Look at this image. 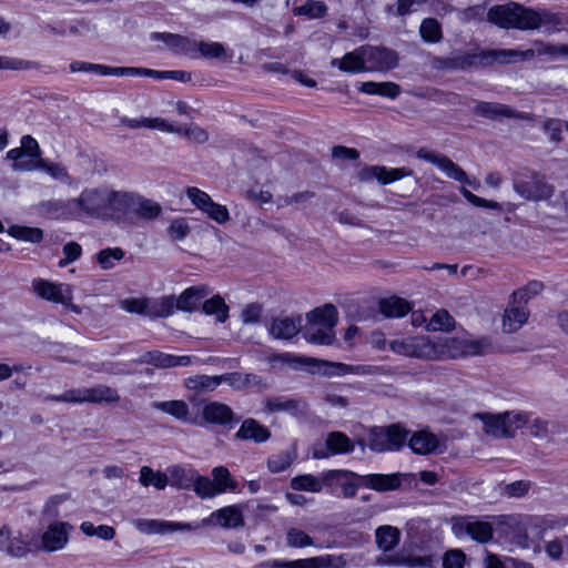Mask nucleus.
Here are the masks:
<instances>
[{"label":"nucleus","instance_id":"obj_1","mask_svg":"<svg viewBox=\"0 0 568 568\" xmlns=\"http://www.w3.org/2000/svg\"><path fill=\"white\" fill-rule=\"evenodd\" d=\"M487 21L503 29L536 30L540 27L556 29L560 18L546 9L536 10L517 2L493 6L487 11Z\"/></svg>","mask_w":568,"mask_h":568},{"label":"nucleus","instance_id":"obj_2","mask_svg":"<svg viewBox=\"0 0 568 568\" xmlns=\"http://www.w3.org/2000/svg\"><path fill=\"white\" fill-rule=\"evenodd\" d=\"M338 312L333 304L316 307L307 314L308 324L304 337L308 343L331 345L335 341L334 327L337 324Z\"/></svg>","mask_w":568,"mask_h":568},{"label":"nucleus","instance_id":"obj_3","mask_svg":"<svg viewBox=\"0 0 568 568\" xmlns=\"http://www.w3.org/2000/svg\"><path fill=\"white\" fill-rule=\"evenodd\" d=\"M499 50H484L479 53H457L453 57H433L430 65L439 71H458L471 67H486L494 62L500 63Z\"/></svg>","mask_w":568,"mask_h":568},{"label":"nucleus","instance_id":"obj_4","mask_svg":"<svg viewBox=\"0 0 568 568\" xmlns=\"http://www.w3.org/2000/svg\"><path fill=\"white\" fill-rule=\"evenodd\" d=\"M45 402H60L69 404L93 403H118L120 396L118 392L106 385H98L91 388L68 389L60 395H47Z\"/></svg>","mask_w":568,"mask_h":568},{"label":"nucleus","instance_id":"obj_5","mask_svg":"<svg viewBox=\"0 0 568 568\" xmlns=\"http://www.w3.org/2000/svg\"><path fill=\"white\" fill-rule=\"evenodd\" d=\"M515 192L528 201H545L554 194V186L546 182L544 175L530 171L523 170L514 178Z\"/></svg>","mask_w":568,"mask_h":568},{"label":"nucleus","instance_id":"obj_6","mask_svg":"<svg viewBox=\"0 0 568 568\" xmlns=\"http://www.w3.org/2000/svg\"><path fill=\"white\" fill-rule=\"evenodd\" d=\"M408 430L400 424H392L384 427H373L368 434V447L375 453L400 449L408 435Z\"/></svg>","mask_w":568,"mask_h":568},{"label":"nucleus","instance_id":"obj_7","mask_svg":"<svg viewBox=\"0 0 568 568\" xmlns=\"http://www.w3.org/2000/svg\"><path fill=\"white\" fill-rule=\"evenodd\" d=\"M110 210L123 213H161L162 209L159 203L136 192L111 190Z\"/></svg>","mask_w":568,"mask_h":568},{"label":"nucleus","instance_id":"obj_8","mask_svg":"<svg viewBox=\"0 0 568 568\" xmlns=\"http://www.w3.org/2000/svg\"><path fill=\"white\" fill-rule=\"evenodd\" d=\"M500 63H509L511 61H528L536 55H547L555 59L559 55L568 57V44H551L544 41L536 40L532 42V48L520 51L514 49H499Z\"/></svg>","mask_w":568,"mask_h":568},{"label":"nucleus","instance_id":"obj_9","mask_svg":"<svg viewBox=\"0 0 568 568\" xmlns=\"http://www.w3.org/2000/svg\"><path fill=\"white\" fill-rule=\"evenodd\" d=\"M452 531L458 538L469 536L479 544L488 542L494 536V528L490 523L479 520L473 516L453 517Z\"/></svg>","mask_w":568,"mask_h":568},{"label":"nucleus","instance_id":"obj_10","mask_svg":"<svg viewBox=\"0 0 568 568\" xmlns=\"http://www.w3.org/2000/svg\"><path fill=\"white\" fill-rule=\"evenodd\" d=\"M416 156L436 165L447 178L463 184H469L475 190H478L479 183L477 181H469L466 172L446 155L432 151L427 148H420L417 151Z\"/></svg>","mask_w":568,"mask_h":568},{"label":"nucleus","instance_id":"obj_11","mask_svg":"<svg viewBox=\"0 0 568 568\" xmlns=\"http://www.w3.org/2000/svg\"><path fill=\"white\" fill-rule=\"evenodd\" d=\"M72 525L67 521L55 520L42 532L39 540L34 541L37 551L55 552L64 549L69 542V532Z\"/></svg>","mask_w":568,"mask_h":568},{"label":"nucleus","instance_id":"obj_12","mask_svg":"<svg viewBox=\"0 0 568 568\" xmlns=\"http://www.w3.org/2000/svg\"><path fill=\"white\" fill-rule=\"evenodd\" d=\"M414 174L408 168L388 169L382 165H364L356 172V178L361 182L377 181L381 185H387Z\"/></svg>","mask_w":568,"mask_h":568},{"label":"nucleus","instance_id":"obj_13","mask_svg":"<svg viewBox=\"0 0 568 568\" xmlns=\"http://www.w3.org/2000/svg\"><path fill=\"white\" fill-rule=\"evenodd\" d=\"M389 348L396 354L416 358H432L436 354L434 345L425 336L392 341Z\"/></svg>","mask_w":568,"mask_h":568},{"label":"nucleus","instance_id":"obj_14","mask_svg":"<svg viewBox=\"0 0 568 568\" xmlns=\"http://www.w3.org/2000/svg\"><path fill=\"white\" fill-rule=\"evenodd\" d=\"M446 346L450 351V355L456 357L463 356H479L488 354L493 351L491 339L487 336H483L478 339H458L450 338L446 342Z\"/></svg>","mask_w":568,"mask_h":568},{"label":"nucleus","instance_id":"obj_15","mask_svg":"<svg viewBox=\"0 0 568 568\" xmlns=\"http://www.w3.org/2000/svg\"><path fill=\"white\" fill-rule=\"evenodd\" d=\"M358 476V474L351 470L333 469L323 473V483L327 487L339 486L343 497L353 498L361 485Z\"/></svg>","mask_w":568,"mask_h":568},{"label":"nucleus","instance_id":"obj_16","mask_svg":"<svg viewBox=\"0 0 568 568\" xmlns=\"http://www.w3.org/2000/svg\"><path fill=\"white\" fill-rule=\"evenodd\" d=\"M32 288L41 298L50 302L68 305L72 300L71 287L67 284H55L43 278H36L32 281Z\"/></svg>","mask_w":568,"mask_h":568},{"label":"nucleus","instance_id":"obj_17","mask_svg":"<svg viewBox=\"0 0 568 568\" xmlns=\"http://www.w3.org/2000/svg\"><path fill=\"white\" fill-rule=\"evenodd\" d=\"M363 50L368 71L389 70L397 65V54L393 50L369 45H363Z\"/></svg>","mask_w":568,"mask_h":568},{"label":"nucleus","instance_id":"obj_18","mask_svg":"<svg viewBox=\"0 0 568 568\" xmlns=\"http://www.w3.org/2000/svg\"><path fill=\"white\" fill-rule=\"evenodd\" d=\"M110 194L111 190L106 187L85 189L77 202L87 213L110 210Z\"/></svg>","mask_w":568,"mask_h":568},{"label":"nucleus","instance_id":"obj_19","mask_svg":"<svg viewBox=\"0 0 568 568\" xmlns=\"http://www.w3.org/2000/svg\"><path fill=\"white\" fill-rule=\"evenodd\" d=\"M202 418L204 422L214 425L226 426L232 423H239L232 408L222 402H207L202 408Z\"/></svg>","mask_w":568,"mask_h":568},{"label":"nucleus","instance_id":"obj_20","mask_svg":"<svg viewBox=\"0 0 568 568\" xmlns=\"http://www.w3.org/2000/svg\"><path fill=\"white\" fill-rule=\"evenodd\" d=\"M0 550L16 558H22L30 552L37 551L34 541H26L21 536H11L10 529L6 526L0 529Z\"/></svg>","mask_w":568,"mask_h":568},{"label":"nucleus","instance_id":"obj_21","mask_svg":"<svg viewBox=\"0 0 568 568\" xmlns=\"http://www.w3.org/2000/svg\"><path fill=\"white\" fill-rule=\"evenodd\" d=\"M475 114L489 119V120H496L500 116L504 118H516L521 120H532V115L524 112H516L510 106L503 104V103H496V102H484L479 101L476 103L474 109Z\"/></svg>","mask_w":568,"mask_h":568},{"label":"nucleus","instance_id":"obj_22","mask_svg":"<svg viewBox=\"0 0 568 568\" xmlns=\"http://www.w3.org/2000/svg\"><path fill=\"white\" fill-rule=\"evenodd\" d=\"M408 446L418 455L438 454L446 448L435 434L427 430L415 432L408 440Z\"/></svg>","mask_w":568,"mask_h":568},{"label":"nucleus","instance_id":"obj_23","mask_svg":"<svg viewBox=\"0 0 568 568\" xmlns=\"http://www.w3.org/2000/svg\"><path fill=\"white\" fill-rule=\"evenodd\" d=\"M302 328V317L297 316H277L273 317L267 329L272 337L276 339H291Z\"/></svg>","mask_w":568,"mask_h":568},{"label":"nucleus","instance_id":"obj_24","mask_svg":"<svg viewBox=\"0 0 568 568\" xmlns=\"http://www.w3.org/2000/svg\"><path fill=\"white\" fill-rule=\"evenodd\" d=\"M281 358L292 367H297L298 365H308L312 373H314L316 369H320L322 366L326 367L323 372L325 375L341 374L347 369V366L341 363H331L312 357L295 356L290 353L283 354Z\"/></svg>","mask_w":568,"mask_h":568},{"label":"nucleus","instance_id":"obj_25","mask_svg":"<svg viewBox=\"0 0 568 568\" xmlns=\"http://www.w3.org/2000/svg\"><path fill=\"white\" fill-rule=\"evenodd\" d=\"M192 359L190 356H175L159 351L145 352L134 359L136 364H150L158 368H170L175 366H189Z\"/></svg>","mask_w":568,"mask_h":568},{"label":"nucleus","instance_id":"obj_26","mask_svg":"<svg viewBox=\"0 0 568 568\" xmlns=\"http://www.w3.org/2000/svg\"><path fill=\"white\" fill-rule=\"evenodd\" d=\"M361 485L374 489L376 491L396 490L402 485L400 474H369L358 476Z\"/></svg>","mask_w":568,"mask_h":568},{"label":"nucleus","instance_id":"obj_27","mask_svg":"<svg viewBox=\"0 0 568 568\" xmlns=\"http://www.w3.org/2000/svg\"><path fill=\"white\" fill-rule=\"evenodd\" d=\"M135 527L144 534H168L178 530H191L190 524L165 521L160 519H138Z\"/></svg>","mask_w":568,"mask_h":568},{"label":"nucleus","instance_id":"obj_28","mask_svg":"<svg viewBox=\"0 0 568 568\" xmlns=\"http://www.w3.org/2000/svg\"><path fill=\"white\" fill-rule=\"evenodd\" d=\"M186 196L195 209L202 213H229V209L225 205L215 203L206 192L195 186L186 189Z\"/></svg>","mask_w":568,"mask_h":568},{"label":"nucleus","instance_id":"obj_29","mask_svg":"<svg viewBox=\"0 0 568 568\" xmlns=\"http://www.w3.org/2000/svg\"><path fill=\"white\" fill-rule=\"evenodd\" d=\"M364 52L363 47H359L354 51L346 53L342 59H333L331 61V65L347 73L366 72L368 69L365 62Z\"/></svg>","mask_w":568,"mask_h":568},{"label":"nucleus","instance_id":"obj_30","mask_svg":"<svg viewBox=\"0 0 568 568\" xmlns=\"http://www.w3.org/2000/svg\"><path fill=\"white\" fill-rule=\"evenodd\" d=\"M270 436V430L253 418L245 419L235 434L236 439L253 440L255 443H264Z\"/></svg>","mask_w":568,"mask_h":568},{"label":"nucleus","instance_id":"obj_31","mask_svg":"<svg viewBox=\"0 0 568 568\" xmlns=\"http://www.w3.org/2000/svg\"><path fill=\"white\" fill-rule=\"evenodd\" d=\"M151 39L164 42L175 53L192 54L195 49V41L175 33L155 32Z\"/></svg>","mask_w":568,"mask_h":568},{"label":"nucleus","instance_id":"obj_32","mask_svg":"<svg viewBox=\"0 0 568 568\" xmlns=\"http://www.w3.org/2000/svg\"><path fill=\"white\" fill-rule=\"evenodd\" d=\"M475 417L479 418L484 424V432L496 438H508L509 430H506L504 413L489 414L477 413Z\"/></svg>","mask_w":568,"mask_h":568},{"label":"nucleus","instance_id":"obj_33","mask_svg":"<svg viewBox=\"0 0 568 568\" xmlns=\"http://www.w3.org/2000/svg\"><path fill=\"white\" fill-rule=\"evenodd\" d=\"M528 316V310L521 305L506 308L503 316V332L507 334L517 332L527 322Z\"/></svg>","mask_w":568,"mask_h":568},{"label":"nucleus","instance_id":"obj_34","mask_svg":"<svg viewBox=\"0 0 568 568\" xmlns=\"http://www.w3.org/2000/svg\"><path fill=\"white\" fill-rule=\"evenodd\" d=\"M152 407L166 413L183 423H195V419L190 417V408L184 400L174 399L165 402H153Z\"/></svg>","mask_w":568,"mask_h":568},{"label":"nucleus","instance_id":"obj_35","mask_svg":"<svg viewBox=\"0 0 568 568\" xmlns=\"http://www.w3.org/2000/svg\"><path fill=\"white\" fill-rule=\"evenodd\" d=\"M220 385V375H194L184 379V387L195 395L212 393Z\"/></svg>","mask_w":568,"mask_h":568},{"label":"nucleus","instance_id":"obj_36","mask_svg":"<svg viewBox=\"0 0 568 568\" xmlns=\"http://www.w3.org/2000/svg\"><path fill=\"white\" fill-rule=\"evenodd\" d=\"M207 294L205 286L189 287L178 298L175 297V308L192 312Z\"/></svg>","mask_w":568,"mask_h":568},{"label":"nucleus","instance_id":"obj_37","mask_svg":"<svg viewBox=\"0 0 568 568\" xmlns=\"http://www.w3.org/2000/svg\"><path fill=\"white\" fill-rule=\"evenodd\" d=\"M220 383H226L234 390H244L250 386L262 387L261 377L255 374H242L239 372L220 375Z\"/></svg>","mask_w":568,"mask_h":568},{"label":"nucleus","instance_id":"obj_38","mask_svg":"<svg viewBox=\"0 0 568 568\" xmlns=\"http://www.w3.org/2000/svg\"><path fill=\"white\" fill-rule=\"evenodd\" d=\"M358 91L369 95H381L389 99H395L400 93V88L394 82H362Z\"/></svg>","mask_w":568,"mask_h":568},{"label":"nucleus","instance_id":"obj_39","mask_svg":"<svg viewBox=\"0 0 568 568\" xmlns=\"http://www.w3.org/2000/svg\"><path fill=\"white\" fill-rule=\"evenodd\" d=\"M146 310L148 317H168L172 315L175 310V296L168 295L159 298L148 297Z\"/></svg>","mask_w":568,"mask_h":568},{"label":"nucleus","instance_id":"obj_40","mask_svg":"<svg viewBox=\"0 0 568 568\" xmlns=\"http://www.w3.org/2000/svg\"><path fill=\"white\" fill-rule=\"evenodd\" d=\"M377 547L384 552L393 550L400 541V531L394 526H381L375 531Z\"/></svg>","mask_w":568,"mask_h":568},{"label":"nucleus","instance_id":"obj_41","mask_svg":"<svg viewBox=\"0 0 568 568\" xmlns=\"http://www.w3.org/2000/svg\"><path fill=\"white\" fill-rule=\"evenodd\" d=\"M410 311L409 303L397 296L379 301V312L386 317H403Z\"/></svg>","mask_w":568,"mask_h":568},{"label":"nucleus","instance_id":"obj_42","mask_svg":"<svg viewBox=\"0 0 568 568\" xmlns=\"http://www.w3.org/2000/svg\"><path fill=\"white\" fill-rule=\"evenodd\" d=\"M212 518L226 528H237L244 525L242 513L236 506H227L214 511Z\"/></svg>","mask_w":568,"mask_h":568},{"label":"nucleus","instance_id":"obj_43","mask_svg":"<svg viewBox=\"0 0 568 568\" xmlns=\"http://www.w3.org/2000/svg\"><path fill=\"white\" fill-rule=\"evenodd\" d=\"M326 447L332 455L348 454L354 450V444L342 432H332L326 437Z\"/></svg>","mask_w":568,"mask_h":568},{"label":"nucleus","instance_id":"obj_44","mask_svg":"<svg viewBox=\"0 0 568 568\" xmlns=\"http://www.w3.org/2000/svg\"><path fill=\"white\" fill-rule=\"evenodd\" d=\"M290 486L293 490L297 491L320 493L325 485L323 483V476L318 478L314 475L305 474L293 477Z\"/></svg>","mask_w":568,"mask_h":568},{"label":"nucleus","instance_id":"obj_45","mask_svg":"<svg viewBox=\"0 0 568 568\" xmlns=\"http://www.w3.org/2000/svg\"><path fill=\"white\" fill-rule=\"evenodd\" d=\"M419 34L425 42L438 43L443 40V29L435 18H425L419 26Z\"/></svg>","mask_w":568,"mask_h":568},{"label":"nucleus","instance_id":"obj_46","mask_svg":"<svg viewBox=\"0 0 568 568\" xmlns=\"http://www.w3.org/2000/svg\"><path fill=\"white\" fill-rule=\"evenodd\" d=\"M202 310L206 315H215L220 323H224L229 317V306L220 295H214L206 300L202 305Z\"/></svg>","mask_w":568,"mask_h":568},{"label":"nucleus","instance_id":"obj_47","mask_svg":"<svg viewBox=\"0 0 568 568\" xmlns=\"http://www.w3.org/2000/svg\"><path fill=\"white\" fill-rule=\"evenodd\" d=\"M9 235L12 237L30 242V243H40L43 239V231L39 227H30L22 225H11L8 229Z\"/></svg>","mask_w":568,"mask_h":568},{"label":"nucleus","instance_id":"obj_48","mask_svg":"<svg viewBox=\"0 0 568 568\" xmlns=\"http://www.w3.org/2000/svg\"><path fill=\"white\" fill-rule=\"evenodd\" d=\"M454 327L455 320L446 310L435 312L427 324V329L430 332H450Z\"/></svg>","mask_w":568,"mask_h":568},{"label":"nucleus","instance_id":"obj_49","mask_svg":"<svg viewBox=\"0 0 568 568\" xmlns=\"http://www.w3.org/2000/svg\"><path fill=\"white\" fill-rule=\"evenodd\" d=\"M71 72H95L101 75H116L120 77V67H110L104 64H95L82 61H74L70 64Z\"/></svg>","mask_w":568,"mask_h":568},{"label":"nucleus","instance_id":"obj_50","mask_svg":"<svg viewBox=\"0 0 568 568\" xmlns=\"http://www.w3.org/2000/svg\"><path fill=\"white\" fill-rule=\"evenodd\" d=\"M140 483L148 487L154 486L158 489H164L169 484V476L161 471H153L152 468L143 466L140 470Z\"/></svg>","mask_w":568,"mask_h":568},{"label":"nucleus","instance_id":"obj_51","mask_svg":"<svg viewBox=\"0 0 568 568\" xmlns=\"http://www.w3.org/2000/svg\"><path fill=\"white\" fill-rule=\"evenodd\" d=\"M114 224L126 232H132L136 227H143L146 217H153L154 215H105Z\"/></svg>","mask_w":568,"mask_h":568},{"label":"nucleus","instance_id":"obj_52","mask_svg":"<svg viewBox=\"0 0 568 568\" xmlns=\"http://www.w3.org/2000/svg\"><path fill=\"white\" fill-rule=\"evenodd\" d=\"M427 0H396V6L389 4L385 11L389 16L405 17L415 12Z\"/></svg>","mask_w":568,"mask_h":568},{"label":"nucleus","instance_id":"obj_53","mask_svg":"<svg viewBox=\"0 0 568 568\" xmlns=\"http://www.w3.org/2000/svg\"><path fill=\"white\" fill-rule=\"evenodd\" d=\"M213 481L219 494L224 493L226 489L234 490L236 488V481L231 477L230 470L224 466L214 467L212 470Z\"/></svg>","mask_w":568,"mask_h":568},{"label":"nucleus","instance_id":"obj_54","mask_svg":"<svg viewBox=\"0 0 568 568\" xmlns=\"http://www.w3.org/2000/svg\"><path fill=\"white\" fill-rule=\"evenodd\" d=\"M327 7L322 1L308 0L304 4L294 7V16H306L310 19L321 18L325 14Z\"/></svg>","mask_w":568,"mask_h":568},{"label":"nucleus","instance_id":"obj_55","mask_svg":"<svg viewBox=\"0 0 568 568\" xmlns=\"http://www.w3.org/2000/svg\"><path fill=\"white\" fill-rule=\"evenodd\" d=\"M506 430H509L508 438L515 436L516 432L529 423V415L523 412H505Z\"/></svg>","mask_w":568,"mask_h":568},{"label":"nucleus","instance_id":"obj_56","mask_svg":"<svg viewBox=\"0 0 568 568\" xmlns=\"http://www.w3.org/2000/svg\"><path fill=\"white\" fill-rule=\"evenodd\" d=\"M192 483L194 484L195 494L201 498H212L219 495L217 488L215 487V481L209 477L194 475Z\"/></svg>","mask_w":568,"mask_h":568},{"label":"nucleus","instance_id":"obj_57","mask_svg":"<svg viewBox=\"0 0 568 568\" xmlns=\"http://www.w3.org/2000/svg\"><path fill=\"white\" fill-rule=\"evenodd\" d=\"M80 529L84 535L90 536V537L97 536L102 540H111L115 536V530L113 527L106 526V525H100V526L95 527L90 521H83L80 525Z\"/></svg>","mask_w":568,"mask_h":568},{"label":"nucleus","instance_id":"obj_58","mask_svg":"<svg viewBox=\"0 0 568 568\" xmlns=\"http://www.w3.org/2000/svg\"><path fill=\"white\" fill-rule=\"evenodd\" d=\"M301 406V402L297 399H287L283 397H271L265 402V407L268 412H293L297 410Z\"/></svg>","mask_w":568,"mask_h":568},{"label":"nucleus","instance_id":"obj_59","mask_svg":"<svg viewBox=\"0 0 568 568\" xmlns=\"http://www.w3.org/2000/svg\"><path fill=\"white\" fill-rule=\"evenodd\" d=\"M172 486L178 488H186L190 486L194 478L192 471H187L185 468L180 466H173L168 469Z\"/></svg>","mask_w":568,"mask_h":568},{"label":"nucleus","instance_id":"obj_60","mask_svg":"<svg viewBox=\"0 0 568 568\" xmlns=\"http://www.w3.org/2000/svg\"><path fill=\"white\" fill-rule=\"evenodd\" d=\"M286 545L292 548L313 546V538L298 528H290L286 534Z\"/></svg>","mask_w":568,"mask_h":568},{"label":"nucleus","instance_id":"obj_61","mask_svg":"<svg viewBox=\"0 0 568 568\" xmlns=\"http://www.w3.org/2000/svg\"><path fill=\"white\" fill-rule=\"evenodd\" d=\"M124 257V252L120 247L104 248L97 254V260L103 270H109L114 266V261H120Z\"/></svg>","mask_w":568,"mask_h":568},{"label":"nucleus","instance_id":"obj_62","mask_svg":"<svg viewBox=\"0 0 568 568\" xmlns=\"http://www.w3.org/2000/svg\"><path fill=\"white\" fill-rule=\"evenodd\" d=\"M544 290V284L539 281H530L526 286L513 293V297L518 303H527L528 300L536 296Z\"/></svg>","mask_w":568,"mask_h":568},{"label":"nucleus","instance_id":"obj_63","mask_svg":"<svg viewBox=\"0 0 568 568\" xmlns=\"http://www.w3.org/2000/svg\"><path fill=\"white\" fill-rule=\"evenodd\" d=\"M191 231V227L184 217H178L171 221L168 227V234L172 241L184 240Z\"/></svg>","mask_w":568,"mask_h":568},{"label":"nucleus","instance_id":"obj_64","mask_svg":"<svg viewBox=\"0 0 568 568\" xmlns=\"http://www.w3.org/2000/svg\"><path fill=\"white\" fill-rule=\"evenodd\" d=\"M37 67L38 64L36 62L29 60L0 55V70L20 71L30 70Z\"/></svg>","mask_w":568,"mask_h":568}]
</instances>
